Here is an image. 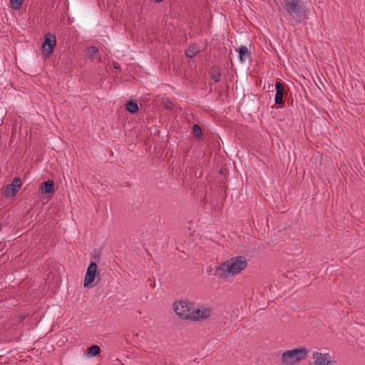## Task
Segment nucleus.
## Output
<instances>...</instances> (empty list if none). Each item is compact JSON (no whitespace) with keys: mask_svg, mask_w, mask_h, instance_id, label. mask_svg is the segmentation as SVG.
I'll return each instance as SVG.
<instances>
[{"mask_svg":"<svg viewBox=\"0 0 365 365\" xmlns=\"http://www.w3.org/2000/svg\"><path fill=\"white\" fill-rule=\"evenodd\" d=\"M120 68V66L118 63H115L114 68L118 69Z\"/></svg>","mask_w":365,"mask_h":365,"instance_id":"412c9836","label":"nucleus"},{"mask_svg":"<svg viewBox=\"0 0 365 365\" xmlns=\"http://www.w3.org/2000/svg\"><path fill=\"white\" fill-rule=\"evenodd\" d=\"M163 1V0H155V1H157V2H161V1Z\"/></svg>","mask_w":365,"mask_h":365,"instance_id":"4be33fe9","label":"nucleus"},{"mask_svg":"<svg viewBox=\"0 0 365 365\" xmlns=\"http://www.w3.org/2000/svg\"><path fill=\"white\" fill-rule=\"evenodd\" d=\"M284 9L297 22L307 19L309 9L303 4L302 0H282Z\"/></svg>","mask_w":365,"mask_h":365,"instance_id":"f03ea898","label":"nucleus"},{"mask_svg":"<svg viewBox=\"0 0 365 365\" xmlns=\"http://www.w3.org/2000/svg\"><path fill=\"white\" fill-rule=\"evenodd\" d=\"M240 59L241 61H245L249 56L248 49L245 46H241L239 48Z\"/></svg>","mask_w":365,"mask_h":365,"instance_id":"2eb2a0df","label":"nucleus"},{"mask_svg":"<svg viewBox=\"0 0 365 365\" xmlns=\"http://www.w3.org/2000/svg\"><path fill=\"white\" fill-rule=\"evenodd\" d=\"M314 365H335L336 361L331 359L329 354H323L318 351L312 354Z\"/></svg>","mask_w":365,"mask_h":365,"instance_id":"0eeeda50","label":"nucleus"},{"mask_svg":"<svg viewBox=\"0 0 365 365\" xmlns=\"http://www.w3.org/2000/svg\"><path fill=\"white\" fill-rule=\"evenodd\" d=\"M275 89L276 94L274 97V102L276 104L280 105L283 103V93L284 86L281 82L277 81L275 84Z\"/></svg>","mask_w":365,"mask_h":365,"instance_id":"9b49d317","label":"nucleus"},{"mask_svg":"<svg viewBox=\"0 0 365 365\" xmlns=\"http://www.w3.org/2000/svg\"><path fill=\"white\" fill-rule=\"evenodd\" d=\"M192 304L187 300H180L173 304V309L178 316L185 319H190Z\"/></svg>","mask_w":365,"mask_h":365,"instance_id":"20e7f679","label":"nucleus"},{"mask_svg":"<svg viewBox=\"0 0 365 365\" xmlns=\"http://www.w3.org/2000/svg\"><path fill=\"white\" fill-rule=\"evenodd\" d=\"M163 104L166 109L170 110L172 108V103L168 101V99L165 100L163 101Z\"/></svg>","mask_w":365,"mask_h":365,"instance_id":"aec40b11","label":"nucleus"},{"mask_svg":"<svg viewBox=\"0 0 365 365\" xmlns=\"http://www.w3.org/2000/svg\"><path fill=\"white\" fill-rule=\"evenodd\" d=\"M23 3V0H10L11 6L13 9H19Z\"/></svg>","mask_w":365,"mask_h":365,"instance_id":"f3484780","label":"nucleus"},{"mask_svg":"<svg viewBox=\"0 0 365 365\" xmlns=\"http://www.w3.org/2000/svg\"><path fill=\"white\" fill-rule=\"evenodd\" d=\"M21 186V180L18 178H14L12 182L4 187V195L6 197H14L16 195Z\"/></svg>","mask_w":365,"mask_h":365,"instance_id":"6e6552de","label":"nucleus"},{"mask_svg":"<svg viewBox=\"0 0 365 365\" xmlns=\"http://www.w3.org/2000/svg\"><path fill=\"white\" fill-rule=\"evenodd\" d=\"M308 349L304 347L294 349L284 352L282 355V362L286 364H294L306 359Z\"/></svg>","mask_w":365,"mask_h":365,"instance_id":"7ed1b4c3","label":"nucleus"},{"mask_svg":"<svg viewBox=\"0 0 365 365\" xmlns=\"http://www.w3.org/2000/svg\"><path fill=\"white\" fill-rule=\"evenodd\" d=\"M192 133L197 138H200L202 135V129L199 125L195 124L193 125Z\"/></svg>","mask_w":365,"mask_h":365,"instance_id":"a211bd4d","label":"nucleus"},{"mask_svg":"<svg viewBox=\"0 0 365 365\" xmlns=\"http://www.w3.org/2000/svg\"><path fill=\"white\" fill-rule=\"evenodd\" d=\"M40 191L42 195L52 196L55 193L54 182L51 180L45 181L41 184Z\"/></svg>","mask_w":365,"mask_h":365,"instance_id":"9d476101","label":"nucleus"},{"mask_svg":"<svg viewBox=\"0 0 365 365\" xmlns=\"http://www.w3.org/2000/svg\"><path fill=\"white\" fill-rule=\"evenodd\" d=\"M101 352V349L98 345H92L88 349V354L92 356H98Z\"/></svg>","mask_w":365,"mask_h":365,"instance_id":"dca6fc26","label":"nucleus"},{"mask_svg":"<svg viewBox=\"0 0 365 365\" xmlns=\"http://www.w3.org/2000/svg\"><path fill=\"white\" fill-rule=\"evenodd\" d=\"M200 50L196 45H192L188 47V48L185 51V55L187 57L192 58L195 57L198 53Z\"/></svg>","mask_w":365,"mask_h":365,"instance_id":"f8f14e48","label":"nucleus"},{"mask_svg":"<svg viewBox=\"0 0 365 365\" xmlns=\"http://www.w3.org/2000/svg\"><path fill=\"white\" fill-rule=\"evenodd\" d=\"M247 266V260L245 257H234L216 267L215 274L220 279H227L240 274Z\"/></svg>","mask_w":365,"mask_h":365,"instance_id":"f257e3e1","label":"nucleus"},{"mask_svg":"<svg viewBox=\"0 0 365 365\" xmlns=\"http://www.w3.org/2000/svg\"><path fill=\"white\" fill-rule=\"evenodd\" d=\"M212 309L209 307L200 305L196 308L192 307L190 320L203 321L211 316Z\"/></svg>","mask_w":365,"mask_h":365,"instance_id":"423d86ee","label":"nucleus"},{"mask_svg":"<svg viewBox=\"0 0 365 365\" xmlns=\"http://www.w3.org/2000/svg\"><path fill=\"white\" fill-rule=\"evenodd\" d=\"M100 272L98 271V266L96 262H91L87 268L84 278L83 286L86 288L93 287L96 278L99 279Z\"/></svg>","mask_w":365,"mask_h":365,"instance_id":"39448f33","label":"nucleus"},{"mask_svg":"<svg viewBox=\"0 0 365 365\" xmlns=\"http://www.w3.org/2000/svg\"><path fill=\"white\" fill-rule=\"evenodd\" d=\"M212 79L215 82H220L221 78V73L220 68L217 67H213L210 73Z\"/></svg>","mask_w":365,"mask_h":365,"instance_id":"ddd939ff","label":"nucleus"},{"mask_svg":"<svg viewBox=\"0 0 365 365\" xmlns=\"http://www.w3.org/2000/svg\"><path fill=\"white\" fill-rule=\"evenodd\" d=\"M125 108L126 110L131 113H135L138 110V106L137 103L132 101L126 103Z\"/></svg>","mask_w":365,"mask_h":365,"instance_id":"4468645a","label":"nucleus"},{"mask_svg":"<svg viewBox=\"0 0 365 365\" xmlns=\"http://www.w3.org/2000/svg\"><path fill=\"white\" fill-rule=\"evenodd\" d=\"M56 46V38L54 36L48 34L46 36L45 40L42 44L43 52L46 55L51 54Z\"/></svg>","mask_w":365,"mask_h":365,"instance_id":"1a4fd4ad","label":"nucleus"},{"mask_svg":"<svg viewBox=\"0 0 365 365\" xmlns=\"http://www.w3.org/2000/svg\"><path fill=\"white\" fill-rule=\"evenodd\" d=\"M97 53H98V49L96 46H91L88 48V54L91 58H94Z\"/></svg>","mask_w":365,"mask_h":365,"instance_id":"6ab92c4d","label":"nucleus"}]
</instances>
